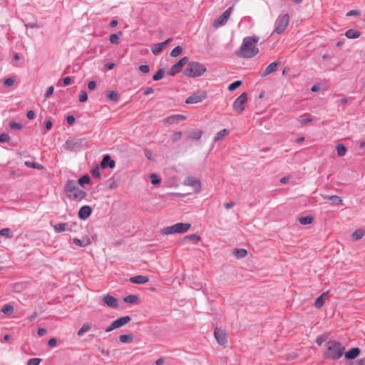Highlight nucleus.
Returning a JSON list of instances; mask_svg holds the SVG:
<instances>
[{"label": "nucleus", "instance_id": "bb28decb", "mask_svg": "<svg viewBox=\"0 0 365 365\" xmlns=\"http://www.w3.org/2000/svg\"><path fill=\"white\" fill-rule=\"evenodd\" d=\"M234 254L237 259H241L247 256V251L245 249L242 248L235 249Z\"/></svg>", "mask_w": 365, "mask_h": 365}, {"label": "nucleus", "instance_id": "4be33fe9", "mask_svg": "<svg viewBox=\"0 0 365 365\" xmlns=\"http://www.w3.org/2000/svg\"><path fill=\"white\" fill-rule=\"evenodd\" d=\"M149 281V278L147 276L136 275L130 278V282L135 284H145Z\"/></svg>", "mask_w": 365, "mask_h": 365}, {"label": "nucleus", "instance_id": "4c0bfd02", "mask_svg": "<svg viewBox=\"0 0 365 365\" xmlns=\"http://www.w3.org/2000/svg\"><path fill=\"white\" fill-rule=\"evenodd\" d=\"M151 51L153 54L158 55L163 51V48L161 44L159 43H155L153 45V46L151 48Z\"/></svg>", "mask_w": 365, "mask_h": 365}, {"label": "nucleus", "instance_id": "412c9836", "mask_svg": "<svg viewBox=\"0 0 365 365\" xmlns=\"http://www.w3.org/2000/svg\"><path fill=\"white\" fill-rule=\"evenodd\" d=\"M200 240V237L197 234H191L186 235L183 238V243H191L193 245L197 244Z\"/></svg>", "mask_w": 365, "mask_h": 365}, {"label": "nucleus", "instance_id": "9d476101", "mask_svg": "<svg viewBox=\"0 0 365 365\" xmlns=\"http://www.w3.org/2000/svg\"><path fill=\"white\" fill-rule=\"evenodd\" d=\"M207 98V94L205 92H200L193 93L192 96L188 97L185 100V103L187 104H194L202 102Z\"/></svg>", "mask_w": 365, "mask_h": 365}, {"label": "nucleus", "instance_id": "f8f14e48", "mask_svg": "<svg viewBox=\"0 0 365 365\" xmlns=\"http://www.w3.org/2000/svg\"><path fill=\"white\" fill-rule=\"evenodd\" d=\"M103 301L108 307L110 308L116 309L118 307V299L111 295H104L103 297Z\"/></svg>", "mask_w": 365, "mask_h": 365}, {"label": "nucleus", "instance_id": "58836bf2", "mask_svg": "<svg viewBox=\"0 0 365 365\" xmlns=\"http://www.w3.org/2000/svg\"><path fill=\"white\" fill-rule=\"evenodd\" d=\"M182 51V48L181 46H178L176 47H175L170 52V56L172 57H177L179 55L181 54Z\"/></svg>", "mask_w": 365, "mask_h": 365}, {"label": "nucleus", "instance_id": "09e8293b", "mask_svg": "<svg viewBox=\"0 0 365 365\" xmlns=\"http://www.w3.org/2000/svg\"><path fill=\"white\" fill-rule=\"evenodd\" d=\"M91 329V325L89 324H84L82 327L78 331L77 334L78 336L83 335L84 333L88 331Z\"/></svg>", "mask_w": 365, "mask_h": 365}, {"label": "nucleus", "instance_id": "1a4fd4ad", "mask_svg": "<svg viewBox=\"0 0 365 365\" xmlns=\"http://www.w3.org/2000/svg\"><path fill=\"white\" fill-rule=\"evenodd\" d=\"M188 57H183L180 60H179L175 64L171 66L169 74L172 76L178 73L181 68L188 62Z\"/></svg>", "mask_w": 365, "mask_h": 365}, {"label": "nucleus", "instance_id": "ddd939ff", "mask_svg": "<svg viewBox=\"0 0 365 365\" xmlns=\"http://www.w3.org/2000/svg\"><path fill=\"white\" fill-rule=\"evenodd\" d=\"M185 116L182 115H173L165 118L164 119V123L172 125L185 120Z\"/></svg>", "mask_w": 365, "mask_h": 365}, {"label": "nucleus", "instance_id": "ea45409f", "mask_svg": "<svg viewBox=\"0 0 365 365\" xmlns=\"http://www.w3.org/2000/svg\"><path fill=\"white\" fill-rule=\"evenodd\" d=\"M24 165L28 168L36 169H41L42 168V165H40L39 163L31 161H25Z\"/></svg>", "mask_w": 365, "mask_h": 365}, {"label": "nucleus", "instance_id": "7c9ffc66", "mask_svg": "<svg viewBox=\"0 0 365 365\" xmlns=\"http://www.w3.org/2000/svg\"><path fill=\"white\" fill-rule=\"evenodd\" d=\"M122 31H118V33L113 34L109 37V41L111 43L118 44L120 43L119 36L122 35Z\"/></svg>", "mask_w": 365, "mask_h": 365}, {"label": "nucleus", "instance_id": "bf43d9fd", "mask_svg": "<svg viewBox=\"0 0 365 365\" xmlns=\"http://www.w3.org/2000/svg\"><path fill=\"white\" fill-rule=\"evenodd\" d=\"M15 80L13 78H8L4 81L5 87H10L14 85Z\"/></svg>", "mask_w": 365, "mask_h": 365}, {"label": "nucleus", "instance_id": "aec40b11", "mask_svg": "<svg viewBox=\"0 0 365 365\" xmlns=\"http://www.w3.org/2000/svg\"><path fill=\"white\" fill-rule=\"evenodd\" d=\"M361 350L358 347H354L344 353L346 359H354L360 354Z\"/></svg>", "mask_w": 365, "mask_h": 365}, {"label": "nucleus", "instance_id": "cd10ccee", "mask_svg": "<svg viewBox=\"0 0 365 365\" xmlns=\"http://www.w3.org/2000/svg\"><path fill=\"white\" fill-rule=\"evenodd\" d=\"M67 223H68V226H66V231H68L71 232H78V229H81V226L78 225L76 222H67Z\"/></svg>", "mask_w": 365, "mask_h": 365}, {"label": "nucleus", "instance_id": "473e14b6", "mask_svg": "<svg viewBox=\"0 0 365 365\" xmlns=\"http://www.w3.org/2000/svg\"><path fill=\"white\" fill-rule=\"evenodd\" d=\"M336 151H337V155L339 157H343L346 155L347 150L344 144H338L336 145Z\"/></svg>", "mask_w": 365, "mask_h": 365}, {"label": "nucleus", "instance_id": "39448f33", "mask_svg": "<svg viewBox=\"0 0 365 365\" xmlns=\"http://www.w3.org/2000/svg\"><path fill=\"white\" fill-rule=\"evenodd\" d=\"M191 227L190 223L178 222L173 225L166 227L161 230L163 235H172L175 233H184Z\"/></svg>", "mask_w": 365, "mask_h": 365}, {"label": "nucleus", "instance_id": "7ed1b4c3", "mask_svg": "<svg viewBox=\"0 0 365 365\" xmlns=\"http://www.w3.org/2000/svg\"><path fill=\"white\" fill-rule=\"evenodd\" d=\"M67 197L71 200L81 201L86 196V192L78 187L75 180H68L64 187Z\"/></svg>", "mask_w": 365, "mask_h": 365}, {"label": "nucleus", "instance_id": "0eeeda50", "mask_svg": "<svg viewBox=\"0 0 365 365\" xmlns=\"http://www.w3.org/2000/svg\"><path fill=\"white\" fill-rule=\"evenodd\" d=\"M247 101V96L246 93H242L239 97H237L232 105L233 110L237 113L240 114L245 110L244 105Z\"/></svg>", "mask_w": 365, "mask_h": 365}, {"label": "nucleus", "instance_id": "f3484780", "mask_svg": "<svg viewBox=\"0 0 365 365\" xmlns=\"http://www.w3.org/2000/svg\"><path fill=\"white\" fill-rule=\"evenodd\" d=\"M92 212V209L88 205H83L81 207L78 211V217L81 220H86Z\"/></svg>", "mask_w": 365, "mask_h": 365}, {"label": "nucleus", "instance_id": "603ef678", "mask_svg": "<svg viewBox=\"0 0 365 365\" xmlns=\"http://www.w3.org/2000/svg\"><path fill=\"white\" fill-rule=\"evenodd\" d=\"M91 174L94 178H100L101 173L99 171V167L97 165L91 170Z\"/></svg>", "mask_w": 365, "mask_h": 365}, {"label": "nucleus", "instance_id": "c03bdc74", "mask_svg": "<svg viewBox=\"0 0 365 365\" xmlns=\"http://www.w3.org/2000/svg\"><path fill=\"white\" fill-rule=\"evenodd\" d=\"M241 85H242L241 81H235L229 85L228 90L230 91H233L236 90L238 87H240Z\"/></svg>", "mask_w": 365, "mask_h": 365}, {"label": "nucleus", "instance_id": "5701e85b", "mask_svg": "<svg viewBox=\"0 0 365 365\" xmlns=\"http://www.w3.org/2000/svg\"><path fill=\"white\" fill-rule=\"evenodd\" d=\"M202 132L200 129L192 130L187 132V138L193 140H199L202 137Z\"/></svg>", "mask_w": 365, "mask_h": 365}, {"label": "nucleus", "instance_id": "f704fd0d", "mask_svg": "<svg viewBox=\"0 0 365 365\" xmlns=\"http://www.w3.org/2000/svg\"><path fill=\"white\" fill-rule=\"evenodd\" d=\"M229 133V130L227 129H222L220 131H219L216 136L215 137V141H219L221 139H222L225 135H227Z\"/></svg>", "mask_w": 365, "mask_h": 365}, {"label": "nucleus", "instance_id": "b1692460", "mask_svg": "<svg viewBox=\"0 0 365 365\" xmlns=\"http://www.w3.org/2000/svg\"><path fill=\"white\" fill-rule=\"evenodd\" d=\"M124 302L130 304H136L139 302V297L137 295L129 294L124 297Z\"/></svg>", "mask_w": 365, "mask_h": 365}, {"label": "nucleus", "instance_id": "6e6552de", "mask_svg": "<svg viewBox=\"0 0 365 365\" xmlns=\"http://www.w3.org/2000/svg\"><path fill=\"white\" fill-rule=\"evenodd\" d=\"M130 321L131 317L130 316H124L120 317L118 319L113 321L112 324L106 329V331L110 332L115 329H118L123 327V325L128 324Z\"/></svg>", "mask_w": 365, "mask_h": 365}, {"label": "nucleus", "instance_id": "6e6d98bb", "mask_svg": "<svg viewBox=\"0 0 365 365\" xmlns=\"http://www.w3.org/2000/svg\"><path fill=\"white\" fill-rule=\"evenodd\" d=\"M53 91H54V88L53 86H49L45 93H44V98L46 99V98H48L53 93Z\"/></svg>", "mask_w": 365, "mask_h": 365}, {"label": "nucleus", "instance_id": "c9c22d12", "mask_svg": "<svg viewBox=\"0 0 365 365\" xmlns=\"http://www.w3.org/2000/svg\"><path fill=\"white\" fill-rule=\"evenodd\" d=\"M90 177L88 175H84L78 179L77 185L79 184L81 186H83L85 184L90 183Z\"/></svg>", "mask_w": 365, "mask_h": 365}, {"label": "nucleus", "instance_id": "a211bd4d", "mask_svg": "<svg viewBox=\"0 0 365 365\" xmlns=\"http://www.w3.org/2000/svg\"><path fill=\"white\" fill-rule=\"evenodd\" d=\"M279 66V62H272L270 64H269L266 68L264 70L263 73L261 74L262 77H265L274 71H277V67Z\"/></svg>", "mask_w": 365, "mask_h": 365}, {"label": "nucleus", "instance_id": "680f3d73", "mask_svg": "<svg viewBox=\"0 0 365 365\" xmlns=\"http://www.w3.org/2000/svg\"><path fill=\"white\" fill-rule=\"evenodd\" d=\"M313 121V118L310 117L302 118L299 120V123L302 126L307 125L309 123H311Z\"/></svg>", "mask_w": 365, "mask_h": 365}, {"label": "nucleus", "instance_id": "4468645a", "mask_svg": "<svg viewBox=\"0 0 365 365\" xmlns=\"http://www.w3.org/2000/svg\"><path fill=\"white\" fill-rule=\"evenodd\" d=\"M185 184L192 187L195 192H199L201 190L200 180L194 177H188L186 178Z\"/></svg>", "mask_w": 365, "mask_h": 365}, {"label": "nucleus", "instance_id": "a18cd8bd", "mask_svg": "<svg viewBox=\"0 0 365 365\" xmlns=\"http://www.w3.org/2000/svg\"><path fill=\"white\" fill-rule=\"evenodd\" d=\"M1 312L5 314H11L14 312V307L10 304H5L3 307Z\"/></svg>", "mask_w": 365, "mask_h": 365}, {"label": "nucleus", "instance_id": "0e129e2a", "mask_svg": "<svg viewBox=\"0 0 365 365\" xmlns=\"http://www.w3.org/2000/svg\"><path fill=\"white\" fill-rule=\"evenodd\" d=\"M71 78L69 77V76H67V77H65L63 79V85L64 86H68L71 83Z\"/></svg>", "mask_w": 365, "mask_h": 365}, {"label": "nucleus", "instance_id": "423d86ee", "mask_svg": "<svg viewBox=\"0 0 365 365\" xmlns=\"http://www.w3.org/2000/svg\"><path fill=\"white\" fill-rule=\"evenodd\" d=\"M82 147V141L81 139L68 138L63 145V148L68 151L79 150Z\"/></svg>", "mask_w": 365, "mask_h": 365}, {"label": "nucleus", "instance_id": "2f4dec72", "mask_svg": "<svg viewBox=\"0 0 365 365\" xmlns=\"http://www.w3.org/2000/svg\"><path fill=\"white\" fill-rule=\"evenodd\" d=\"M364 234L365 232L363 230L358 229L352 233L351 237L354 240H359L364 237Z\"/></svg>", "mask_w": 365, "mask_h": 365}, {"label": "nucleus", "instance_id": "de8ad7c7", "mask_svg": "<svg viewBox=\"0 0 365 365\" xmlns=\"http://www.w3.org/2000/svg\"><path fill=\"white\" fill-rule=\"evenodd\" d=\"M289 16L287 14H283L278 17L276 23H289Z\"/></svg>", "mask_w": 365, "mask_h": 365}, {"label": "nucleus", "instance_id": "a19ab883", "mask_svg": "<svg viewBox=\"0 0 365 365\" xmlns=\"http://www.w3.org/2000/svg\"><path fill=\"white\" fill-rule=\"evenodd\" d=\"M346 16H355L357 17V20H361L360 19L361 11L359 10H351L346 14Z\"/></svg>", "mask_w": 365, "mask_h": 365}, {"label": "nucleus", "instance_id": "8fccbe9b", "mask_svg": "<svg viewBox=\"0 0 365 365\" xmlns=\"http://www.w3.org/2000/svg\"><path fill=\"white\" fill-rule=\"evenodd\" d=\"M288 24H277V26H275L274 32H276L278 34H282L287 29Z\"/></svg>", "mask_w": 365, "mask_h": 365}, {"label": "nucleus", "instance_id": "a878e982", "mask_svg": "<svg viewBox=\"0 0 365 365\" xmlns=\"http://www.w3.org/2000/svg\"><path fill=\"white\" fill-rule=\"evenodd\" d=\"M66 226H68L67 222H61L53 225V227L56 232L59 233L66 231Z\"/></svg>", "mask_w": 365, "mask_h": 365}, {"label": "nucleus", "instance_id": "69168bd1", "mask_svg": "<svg viewBox=\"0 0 365 365\" xmlns=\"http://www.w3.org/2000/svg\"><path fill=\"white\" fill-rule=\"evenodd\" d=\"M76 120V118L73 115H68L66 118V122L68 125H73Z\"/></svg>", "mask_w": 365, "mask_h": 365}, {"label": "nucleus", "instance_id": "20e7f679", "mask_svg": "<svg viewBox=\"0 0 365 365\" xmlns=\"http://www.w3.org/2000/svg\"><path fill=\"white\" fill-rule=\"evenodd\" d=\"M207 71L205 64L197 61L187 62V66L183 71V74L189 78L202 76Z\"/></svg>", "mask_w": 365, "mask_h": 365}, {"label": "nucleus", "instance_id": "f03ea898", "mask_svg": "<svg viewBox=\"0 0 365 365\" xmlns=\"http://www.w3.org/2000/svg\"><path fill=\"white\" fill-rule=\"evenodd\" d=\"M344 346L341 343L330 340L326 344V349L323 356L325 359L337 360L344 354Z\"/></svg>", "mask_w": 365, "mask_h": 365}, {"label": "nucleus", "instance_id": "2eb2a0df", "mask_svg": "<svg viewBox=\"0 0 365 365\" xmlns=\"http://www.w3.org/2000/svg\"><path fill=\"white\" fill-rule=\"evenodd\" d=\"M101 166L103 169L107 168H114L115 166V162L113 159H111L110 155H106L103 156L102 159Z\"/></svg>", "mask_w": 365, "mask_h": 365}, {"label": "nucleus", "instance_id": "5fc2aeb1", "mask_svg": "<svg viewBox=\"0 0 365 365\" xmlns=\"http://www.w3.org/2000/svg\"><path fill=\"white\" fill-rule=\"evenodd\" d=\"M182 133L181 131L174 132L172 136L173 142L175 143L181 139Z\"/></svg>", "mask_w": 365, "mask_h": 365}, {"label": "nucleus", "instance_id": "79ce46f5", "mask_svg": "<svg viewBox=\"0 0 365 365\" xmlns=\"http://www.w3.org/2000/svg\"><path fill=\"white\" fill-rule=\"evenodd\" d=\"M164 73V70L163 68H160L153 76V79L154 81H159L161 78H163Z\"/></svg>", "mask_w": 365, "mask_h": 365}, {"label": "nucleus", "instance_id": "774afa93", "mask_svg": "<svg viewBox=\"0 0 365 365\" xmlns=\"http://www.w3.org/2000/svg\"><path fill=\"white\" fill-rule=\"evenodd\" d=\"M26 117L28 118V119L29 120H32L35 118V113L34 110H29L26 113Z\"/></svg>", "mask_w": 365, "mask_h": 365}, {"label": "nucleus", "instance_id": "052dcab7", "mask_svg": "<svg viewBox=\"0 0 365 365\" xmlns=\"http://www.w3.org/2000/svg\"><path fill=\"white\" fill-rule=\"evenodd\" d=\"M10 140V136L7 133H2L0 135V143H6Z\"/></svg>", "mask_w": 365, "mask_h": 365}, {"label": "nucleus", "instance_id": "dca6fc26", "mask_svg": "<svg viewBox=\"0 0 365 365\" xmlns=\"http://www.w3.org/2000/svg\"><path fill=\"white\" fill-rule=\"evenodd\" d=\"M72 240L73 244L79 247H86L91 243L89 237L86 235L81 239L73 238Z\"/></svg>", "mask_w": 365, "mask_h": 365}, {"label": "nucleus", "instance_id": "49530a36", "mask_svg": "<svg viewBox=\"0 0 365 365\" xmlns=\"http://www.w3.org/2000/svg\"><path fill=\"white\" fill-rule=\"evenodd\" d=\"M1 236H5L11 238L13 237V234L9 228H4L0 230V237Z\"/></svg>", "mask_w": 365, "mask_h": 365}, {"label": "nucleus", "instance_id": "393cba45", "mask_svg": "<svg viewBox=\"0 0 365 365\" xmlns=\"http://www.w3.org/2000/svg\"><path fill=\"white\" fill-rule=\"evenodd\" d=\"M360 34H361L359 31H358L356 29H349L345 33V36L348 38H351V39H354V38H359L360 36Z\"/></svg>", "mask_w": 365, "mask_h": 365}, {"label": "nucleus", "instance_id": "864d4df0", "mask_svg": "<svg viewBox=\"0 0 365 365\" xmlns=\"http://www.w3.org/2000/svg\"><path fill=\"white\" fill-rule=\"evenodd\" d=\"M9 127L12 130H21L23 126H22V124L20 123L11 121L9 123Z\"/></svg>", "mask_w": 365, "mask_h": 365}, {"label": "nucleus", "instance_id": "3c124183", "mask_svg": "<svg viewBox=\"0 0 365 365\" xmlns=\"http://www.w3.org/2000/svg\"><path fill=\"white\" fill-rule=\"evenodd\" d=\"M329 200H331L334 205H338L342 203V199L337 195H331L329 197Z\"/></svg>", "mask_w": 365, "mask_h": 365}, {"label": "nucleus", "instance_id": "338daca9", "mask_svg": "<svg viewBox=\"0 0 365 365\" xmlns=\"http://www.w3.org/2000/svg\"><path fill=\"white\" fill-rule=\"evenodd\" d=\"M57 344V340L56 338H51L48 341V345L51 347H53L56 345Z\"/></svg>", "mask_w": 365, "mask_h": 365}, {"label": "nucleus", "instance_id": "4d7b16f0", "mask_svg": "<svg viewBox=\"0 0 365 365\" xmlns=\"http://www.w3.org/2000/svg\"><path fill=\"white\" fill-rule=\"evenodd\" d=\"M41 361V359L38 358L30 359L27 362V365H39Z\"/></svg>", "mask_w": 365, "mask_h": 365}, {"label": "nucleus", "instance_id": "6ab92c4d", "mask_svg": "<svg viewBox=\"0 0 365 365\" xmlns=\"http://www.w3.org/2000/svg\"><path fill=\"white\" fill-rule=\"evenodd\" d=\"M232 7L226 9L220 16L215 19L213 23H226L231 14Z\"/></svg>", "mask_w": 365, "mask_h": 365}, {"label": "nucleus", "instance_id": "f257e3e1", "mask_svg": "<svg viewBox=\"0 0 365 365\" xmlns=\"http://www.w3.org/2000/svg\"><path fill=\"white\" fill-rule=\"evenodd\" d=\"M259 41L257 36H248L243 39V42L240 46V51L237 53L238 56L246 58H251L256 56L259 49L256 46V43Z\"/></svg>", "mask_w": 365, "mask_h": 365}, {"label": "nucleus", "instance_id": "37998d69", "mask_svg": "<svg viewBox=\"0 0 365 365\" xmlns=\"http://www.w3.org/2000/svg\"><path fill=\"white\" fill-rule=\"evenodd\" d=\"M150 179H151V183H152L153 185H159V184L160 183V182H161L160 178H159V176H158L157 174H155V173H152V174H150Z\"/></svg>", "mask_w": 365, "mask_h": 365}, {"label": "nucleus", "instance_id": "e2e57ef3", "mask_svg": "<svg viewBox=\"0 0 365 365\" xmlns=\"http://www.w3.org/2000/svg\"><path fill=\"white\" fill-rule=\"evenodd\" d=\"M139 70L144 73H147L150 71V66L148 65H141Z\"/></svg>", "mask_w": 365, "mask_h": 365}, {"label": "nucleus", "instance_id": "9b49d317", "mask_svg": "<svg viewBox=\"0 0 365 365\" xmlns=\"http://www.w3.org/2000/svg\"><path fill=\"white\" fill-rule=\"evenodd\" d=\"M215 338L217 343L222 346H225L227 344L226 334L223 330L215 328L214 331Z\"/></svg>", "mask_w": 365, "mask_h": 365}, {"label": "nucleus", "instance_id": "13d9d810", "mask_svg": "<svg viewBox=\"0 0 365 365\" xmlns=\"http://www.w3.org/2000/svg\"><path fill=\"white\" fill-rule=\"evenodd\" d=\"M88 99V94L85 91H81L79 96V101L81 103L86 102Z\"/></svg>", "mask_w": 365, "mask_h": 365}, {"label": "nucleus", "instance_id": "c756f323", "mask_svg": "<svg viewBox=\"0 0 365 365\" xmlns=\"http://www.w3.org/2000/svg\"><path fill=\"white\" fill-rule=\"evenodd\" d=\"M313 221H314V218H313V217H312L310 215H307L305 217H301L299 219V222H300V224H302L303 225H310L313 222Z\"/></svg>", "mask_w": 365, "mask_h": 365}, {"label": "nucleus", "instance_id": "c85d7f7f", "mask_svg": "<svg viewBox=\"0 0 365 365\" xmlns=\"http://www.w3.org/2000/svg\"><path fill=\"white\" fill-rule=\"evenodd\" d=\"M107 98L113 102H118L120 99L119 93L115 91H111L107 94Z\"/></svg>", "mask_w": 365, "mask_h": 365}, {"label": "nucleus", "instance_id": "72a5a7b5", "mask_svg": "<svg viewBox=\"0 0 365 365\" xmlns=\"http://www.w3.org/2000/svg\"><path fill=\"white\" fill-rule=\"evenodd\" d=\"M119 340L123 344L130 343L133 341V336L129 334H122L119 336Z\"/></svg>", "mask_w": 365, "mask_h": 365}, {"label": "nucleus", "instance_id": "e433bc0d", "mask_svg": "<svg viewBox=\"0 0 365 365\" xmlns=\"http://www.w3.org/2000/svg\"><path fill=\"white\" fill-rule=\"evenodd\" d=\"M325 296V294H322L321 296H319V297L317 298V299L315 300V302H314V306L319 309L321 308L324 304V297Z\"/></svg>", "mask_w": 365, "mask_h": 365}]
</instances>
